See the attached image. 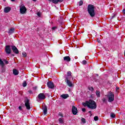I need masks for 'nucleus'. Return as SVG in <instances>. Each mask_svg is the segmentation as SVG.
Masks as SVG:
<instances>
[{"instance_id":"f257e3e1","label":"nucleus","mask_w":125,"mask_h":125,"mask_svg":"<svg viewBox=\"0 0 125 125\" xmlns=\"http://www.w3.org/2000/svg\"><path fill=\"white\" fill-rule=\"evenodd\" d=\"M83 105L84 107L87 106L90 109H96L97 107L96 103L92 100H89V101H86L85 103H83Z\"/></svg>"},{"instance_id":"f03ea898","label":"nucleus","mask_w":125,"mask_h":125,"mask_svg":"<svg viewBox=\"0 0 125 125\" xmlns=\"http://www.w3.org/2000/svg\"><path fill=\"white\" fill-rule=\"evenodd\" d=\"M88 12L90 14L91 17H94L95 15L94 13V7L92 5H89L88 6Z\"/></svg>"},{"instance_id":"7ed1b4c3","label":"nucleus","mask_w":125,"mask_h":125,"mask_svg":"<svg viewBox=\"0 0 125 125\" xmlns=\"http://www.w3.org/2000/svg\"><path fill=\"white\" fill-rule=\"evenodd\" d=\"M108 98V102H113L115 100V95L114 93L110 92L107 95Z\"/></svg>"},{"instance_id":"20e7f679","label":"nucleus","mask_w":125,"mask_h":125,"mask_svg":"<svg viewBox=\"0 0 125 125\" xmlns=\"http://www.w3.org/2000/svg\"><path fill=\"white\" fill-rule=\"evenodd\" d=\"M20 11L21 14H25V13H26V12L27 11V9L26 8V7H25V5H21L20 6Z\"/></svg>"},{"instance_id":"39448f33","label":"nucleus","mask_w":125,"mask_h":125,"mask_svg":"<svg viewBox=\"0 0 125 125\" xmlns=\"http://www.w3.org/2000/svg\"><path fill=\"white\" fill-rule=\"evenodd\" d=\"M38 99L40 100H44V99H45V95L42 93L39 94L38 95Z\"/></svg>"},{"instance_id":"423d86ee","label":"nucleus","mask_w":125,"mask_h":125,"mask_svg":"<svg viewBox=\"0 0 125 125\" xmlns=\"http://www.w3.org/2000/svg\"><path fill=\"white\" fill-rule=\"evenodd\" d=\"M25 106L27 110L31 109V107L30 106V101L29 100L27 99L25 101Z\"/></svg>"},{"instance_id":"0eeeda50","label":"nucleus","mask_w":125,"mask_h":125,"mask_svg":"<svg viewBox=\"0 0 125 125\" xmlns=\"http://www.w3.org/2000/svg\"><path fill=\"white\" fill-rule=\"evenodd\" d=\"M72 112L73 115H77L78 114V108L75 106H72Z\"/></svg>"},{"instance_id":"6e6552de","label":"nucleus","mask_w":125,"mask_h":125,"mask_svg":"<svg viewBox=\"0 0 125 125\" xmlns=\"http://www.w3.org/2000/svg\"><path fill=\"white\" fill-rule=\"evenodd\" d=\"M5 51L7 54H10L11 53V49H10V45H7L5 47Z\"/></svg>"},{"instance_id":"1a4fd4ad","label":"nucleus","mask_w":125,"mask_h":125,"mask_svg":"<svg viewBox=\"0 0 125 125\" xmlns=\"http://www.w3.org/2000/svg\"><path fill=\"white\" fill-rule=\"evenodd\" d=\"M11 47H12V50H13L14 53H16V54H18L19 53V51L18 50V49H17L16 46H12Z\"/></svg>"},{"instance_id":"9d476101","label":"nucleus","mask_w":125,"mask_h":125,"mask_svg":"<svg viewBox=\"0 0 125 125\" xmlns=\"http://www.w3.org/2000/svg\"><path fill=\"white\" fill-rule=\"evenodd\" d=\"M66 83L69 86V87H73L74 84L71 82L70 80L66 77Z\"/></svg>"},{"instance_id":"9b49d317","label":"nucleus","mask_w":125,"mask_h":125,"mask_svg":"<svg viewBox=\"0 0 125 125\" xmlns=\"http://www.w3.org/2000/svg\"><path fill=\"white\" fill-rule=\"evenodd\" d=\"M47 86L49 88H54V84L52 82H49L47 83Z\"/></svg>"},{"instance_id":"f8f14e48","label":"nucleus","mask_w":125,"mask_h":125,"mask_svg":"<svg viewBox=\"0 0 125 125\" xmlns=\"http://www.w3.org/2000/svg\"><path fill=\"white\" fill-rule=\"evenodd\" d=\"M42 110L43 111L44 115H46L47 113V107L45 105H42Z\"/></svg>"},{"instance_id":"ddd939ff","label":"nucleus","mask_w":125,"mask_h":125,"mask_svg":"<svg viewBox=\"0 0 125 125\" xmlns=\"http://www.w3.org/2000/svg\"><path fill=\"white\" fill-rule=\"evenodd\" d=\"M63 60L66 61V62H70V61H71V58L69 56H65L63 57Z\"/></svg>"},{"instance_id":"4468645a","label":"nucleus","mask_w":125,"mask_h":125,"mask_svg":"<svg viewBox=\"0 0 125 125\" xmlns=\"http://www.w3.org/2000/svg\"><path fill=\"white\" fill-rule=\"evenodd\" d=\"M49 1H52L53 3L56 4V3H58L59 1H63V0H49Z\"/></svg>"},{"instance_id":"2eb2a0df","label":"nucleus","mask_w":125,"mask_h":125,"mask_svg":"<svg viewBox=\"0 0 125 125\" xmlns=\"http://www.w3.org/2000/svg\"><path fill=\"white\" fill-rule=\"evenodd\" d=\"M10 10H11V8L10 7H6L4 8V12H5V13L9 12Z\"/></svg>"},{"instance_id":"dca6fc26","label":"nucleus","mask_w":125,"mask_h":125,"mask_svg":"<svg viewBox=\"0 0 125 125\" xmlns=\"http://www.w3.org/2000/svg\"><path fill=\"white\" fill-rule=\"evenodd\" d=\"M13 73L15 76H17L19 74V71L17 69H13Z\"/></svg>"},{"instance_id":"f3484780","label":"nucleus","mask_w":125,"mask_h":125,"mask_svg":"<svg viewBox=\"0 0 125 125\" xmlns=\"http://www.w3.org/2000/svg\"><path fill=\"white\" fill-rule=\"evenodd\" d=\"M61 97H62V98H63V99H66L68 98V97H69V95H68V94H63L61 95Z\"/></svg>"},{"instance_id":"a211bd4d","label":"nucleus","mask_w":125,"mask_h":125,"mask_svg":"<svg viewBox=\"0 0 125 125\" xmlns=\"http://www.w3.org/2000/svg\"><path fill=\"white\" fill-rule=\"evenodd\" d=\"M15 30V29H14V28H10V30H9L8 33L12 34V33H14Z\"/></svg>"},{"instance_id":"6ab92c4d","label":"nucleus","mask_w":125,"mask_h":125,"mask_svg":"<svg viewBox=\"0 0 125 125\" xmlns=\"http://www.w3.org/2000/svg\"><path fill=\"white\" fill-rule=\"evenodd\" d=\"M96 95L97 96V97L99 98L100 97V92L98 90L96 91Z\"/></svg>"},{"instance_id":"aec40b11","label":"nucleus","mask_w":125,"mask_h":125,"mask_svg":"<svg viewBox=\"0 0 125 125\" xmlns=\"http://www.w3.org/2000/svg\"><path fill=\"white\" fill-rule=\"evenodd\" d=\"M0 65H1L2 67L4 66V63L3 62V61H2L1 59H0Z\"/></svg>"},{"instance_id":"412c9836","label":"nucleus","mask_w":125,"mask_h":125,"mask_svg":"<svg viewBox=\"0 0 125 125\" xmlns=\"http://www.w3.org/2000/svg\"><path fill=\"white\" fill-rule=\"evenodd\" d=\"M88 89L92 92L93 91V90H94V88H93V87L91 86L88 87Z\"/></svg>"},{"instance_id":"4be33fe9","label":"nucleus","mask_w":125,"mask_h":125,"mask_svg":"<svg viewBox=\"0 0 125 125\" xmlns=\"http://www.w3.org/2000/svg\"><path fill=\"white\" fill-rule=\"evenodd\" d=\"M59 122L60 124H64V121L63 120V119L60 118L59 119Z\"/></svg>"},{"instance_id":"5701e85b","label":"nucleus","mask_w":125,"mask_h":125,"mask_svg":"<svg viewBox=\"0 0 125 125\" xmlns=\"http://www.w3.org/2000/svg\"><path fill=\"white\" fill-rule=\"evenodd\" d=\"M67 77H72V73L71 71H68L67 72Z\"/></svg>"},{"instance_id":"b1692460","label":"nucleus","mask_w":125,"mask_h":125,"mask_svg":"<svg viewBox=\"0 0 125 125\" xmlns=\"http://www.w3.org/2000/svg\"><path fill=\"white\" fill-rule=\"evenodd\" d=\"M22 85L23 87H25V86H27V82H26V81L23 82Z\"/></svg>"},{"instance_id":"393cba45","label":"nucleus","mask_w":125,"mask_h":125,"mask_svg":"<svg viewBox=\"0 0 125 125\" xmlns=\"http://www.w3.org/2000/svg\"><path fill=\"white\" fill-rule=\"evenodd\" d=\"M23 57H27V53H26V52H23L22 53Z\"/></svg>"},{"instance_id":"a878e982","label":"nucleus","mask_w":125,"mask_h":125,"mask_svg":"<svg viewBox=\"0 0 125 125\" xmlns=\"http://www.w3.org/2000/svg\"><path fill=\"white\" fill-rule=\"evenodd\" d=\"M110 117L111 118H115V117H116V115L114 113H111Z\"/></svg>"},{"instance_id":"bb28decb","label":"nucleus","mask_w":125,"mask_h":125,"mask_svg":"<svg viewBox=\"0 0 125 125\" xmlns=\"http://www.w3.org/2000/svg\"><path fill=\"white\" fill-rule=\"evenodd\" d=\"M86 63H87V62H86V61H85V60H84L82 62V64L83 65H86Z\"/></svg>"},{"instance_id":"cd10ccee","label":"nucleus","mask_w":125,"mask_h":125,"mask_svg":"<svg viewBox=\"0 0 125 125\" xmlns=\"http://www.w3.org/2000/svg\"><path fill=\"white\" fill-rule=\"evenodd\" d=\"M81 121L83 124H85V119L84 118H82Z\"/></svg>"},{"instance_id":"c85d7f7f","label":"nucleus","mask_w":125,"mask_h":125,"mask_svg":"<svg viewBox=\"0 0 125 125\" xmlns=\"http://www.w3.org/2000/svg\"><path fill=\"white\" fill-rule=\"evenodd\" d=\"M83 2L82 0H81L79 2V5L81 6L83 5Z\"/></svg>"},{"instance_id":"c756f323","label":"nucleus","mask_w":125,"mask_h":125,"mask_svg":"<svg viewBox=\"0 0 125 125\" xmlns=\"http://www.w3.org/2000/svg\"><path fill=\"white\" fill-rule=\"evenodd\" d=\"M94 121H98V117H97V116H95V117H94Z\"/></svg>"},{"instance_id":"7c9ffc66","label":"nucleus","mask_w":125,"mask_h":125,"mask_svg":"<svg viewBox=\"0 0 125 125\" xmlns=\"http://www.w3.org/2000/svg\"><path fill=\"white\" fill-rule=\"evenodd\" d=\"M59 116H60V117H63V114H62V113L60 112L59 113Z\"/></svg>"},{"instance_id":"2f4dec72","label":"nucleus","mask_w":125,"mask_h":125,"mask_svg":"<svg viewBox=\"0 0 125 125\" xmlns=\"http://www.w3.org/2000/svg\"><path fill=\"white\" fill-rule=\"evenodd\" d=\"M29 93H30V94H33V91H32V90H29L28 91Z\"/></svg>"},{"instance_id":"473e14b6","label":"nucleus","mask_w":125,"mask_h":125,"mask_svg":"<svg viewBox=\"0 0 125 125\" xmlns=\"http://www.w3.org/2000/svg\"><path fill=\"white\" fill-rule=\"evenodd\" d=\"M123 13L124 14V15L125 16V9H124L123 10Z\"/></svg>"},{"instance_id":"72a5a7b5","label":"nucleus","mask_w":125,"mask_h":125,"mask_svg":"<svg viewBox=\"0 0 125 125\" xmlns=\"http://www.w3.org/2000/svg\"><path fill=\"white\" fill-rule=\"evenodd\" d=\"M82 111H83V112H85V111H86L85 108H82Z\"/></svg>"},{"instance_id":"f704fd0d","label":"nucleus","mask_w":125,"mask_h":125,"mask_svg":"<svg viewBox=\"0 0 125 125\" xmlns=\"http://www.w3.org/2000/svg\"><path fill=\"white\" fill-rule=\"evenodd\" d=\"M37 15H38V16H39V17L41 16V13H40V12H38V13H37Z\"/></svg>"},{"instance_id":"c9c22d12","label":"nucleus","mask_w":125,"mask_h":125,"mask_svg":"<svg viewBox=\"0 0 125 125\" xmlns=\"http://www.w3.org/2000/svg\"><path fill=\"white\" fill-rule=\"evenodd\" d=\"M37 86L34 87H33V90H37Z\"/></svg>"},{"instance_id":"e433bc0d","label":"nucleus","mask_w":125,"mask_h":125,"mask_svg":"<svg viewBox=\"0 0 125 125\" xmlns=\"http://www.w3.org/2000/svg\"><path fill=\"white\" fill-rule=\"evenodd\" d=\"M4 62H5V64H8V61H4Z\"/></svg>"},{"instance_id":"4c0bfd02","label":"nucleus","mask_w":125,"mask_h":125,"mask_svg":"<svg viewBox=\"0 0 125 125\" xmlns=\"http://www.w3.org/2000/svg\"><path fill=\"white\" fill-rule=\"evenodd\" d=\"M19 110H22V107L19 106Z\"/></svg>"},{"instance_id":"58836bf2","label":"nucleus","mask_w":125,"mask_h":125,"mask_svg":"<svg viewBox=\"0 0 125 125\" xmlns=\"http://www.w3.org/2000/svg\"><path fill=\"white\" fill-rule=\"evenodd\" d=\"M52 30H55V29H56V27H53L52 28Z\"/></svg>"},{"instance_id":"ea45409f","label":"nucleus","mask_w":125,"mask_h":125,"mask_svg":"<svg viewBox=\"0 0 125 125\" xmlns=\"http://www.w3.org/2000/svg\"><path fill=\"white\" fill-rule=\"evenodd\" d=\"M88 113H90V114H91L90 116L91 117V115H92V114H91V111H89Z\"/></svg>"},{"instance_id":"a19ab883","label":"nucleus","mask_w":125,"mask_h":125,"mask_svg":"<svg viewBox=\"0 0 125 125\" xmlns=\"http://www.w3.org/2000/svg\"><path fill=\"white\" fill-rule=\"evenodd\" d=\"M118 89H119V87H116V90H118Z\"/></svg>"},{"instance_id":"79ce46f5","label":"nucleus","mask_w":125,"mask_h":125,"mask_svg":"<svg viewBox=\"0 0 125 125\" xmlns=\"http://www.w3.org/2000/svg\"><path fill=\"white\" fill-rule=\"evenodd\" d=\"M33 1H37V0H33Z\"/></svg>"},{"instance_id":"37998d69","label":"nucleus","mask_w":125,"mask_h":125,"mask_svg":"<svg viewBox=\"0 0 125 125\" xmlns=\"http://www.w3.org/2000/svg\"><path fill=\"white\" fill-rule=\"evenodd\" d=\"M11 1H14V0H11Z\"/></svg>"},{"instance_id":"c03bdc74","label":"nucleus","mask_w":125,"mask_h":125,"mask_svg":"<svg viewBox=\"0 0 125 125\" xmlns=\"http://www.w3.org/2000/svg\"><path fill=\"white\" fill-rule=\"evenodd\" d=\"M77 58H78L77 57H75V59H77Z\"/></svg>"},{"instance_id":"a18cd8bd","label":"nucleus","mask_w":125,"mask_h":125,"mask_svg":"<svg viewBox=\"0 0 125 125\" xmlns=\"http://www.w3.org/2000/svg\"><path fill=\"white\" fill-rule=\"evenodd\" d=\"M4 0V1H5L6 0Z\"/></svg>"}]
</instances>
